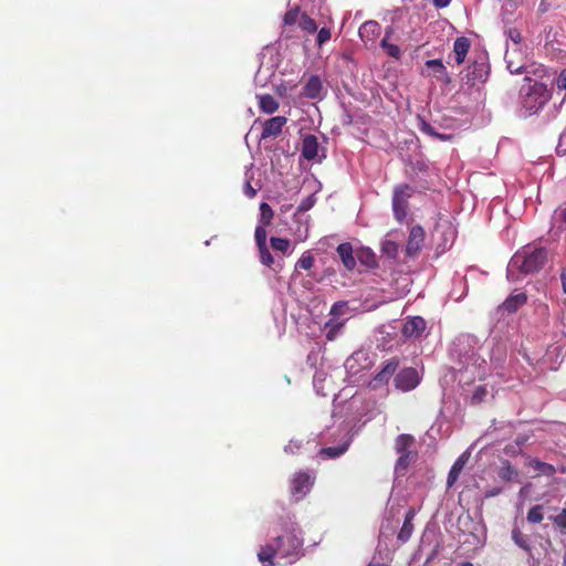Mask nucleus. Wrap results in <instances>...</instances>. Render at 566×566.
<instances>
[{
	"label": "nucleus",
	"instance_id": "obj_29",
	"mask_svg": "<svg viewBox=\"0 0 566 566\" xmlns=\"http://www.w3.org/2000/svg\"><path fill=\"white\" fill-rule=\"evenodd\" d=\"M274 212L271 206L266 202L260 205V226H269L272 222Z\"/></svg>",
	"mask_w": 566,
	"mask_h": 566
},
{
	"label": "nucleus",
	"instance_id": "obj_39",
	"mask_svg": "<svg viewBox=\"0 0 566 566\" xmlns=\"http://www.w3.org/2000/svg\"><path fill=\"white\" fill-rule=\"evenodd\" d=\"M266 226H258L255 228L254 238L258 249L266 247Z\"/></svg>",
	"mask_w": 566,
	"mask_h": 566
},
{
	"label": "nucleus",
	"instance_id": "obj_56",
	"mask_svg": "<svg viewBox=\"0 0 566 566\" xmlns=\"http://www.w3.org/2000/svg\"><path fill=\"white\" fill-rule=\"evenodd\" d=\"M501 490L500 489H494V490H491L486 493V496H495L497 494H500Z\"/></svg>",
	"mask_w": 566,
	"mask_h": 566
},
{
	"label": "nucleus",
	"instance_id": "obj_2",
	"mask_svg": "<svg viewBox=\"0 0 566 566\" xmlns=\"http://www.w3.org/2000/svg\"><path fill=\"white\" fill-rule=\"evenodd\" d=\"M547 261V251L544 248L525 247L511 259L506 276L510 281H518L516 273L532 274L539 271Z\"/></svg>",
	"mask_w": 566,
	"mask_h": 566
},
{
	"label": "nucleus",
	"instance_id": "obj_40",
	"mask_svg": "<svg viewBox=\"0 0 566 566\" xmlns=\"http://www.w3.org/2000/svg\"><path fill=\"white\" fill-rule=\"evenodd\" d=\"M260 261L265 266H272L274 264V258L272 256L268 245L259 248Z\"/></svg>",
	"mask_w": 566,
	"mask_h": 566
},
{
	"label": "nucleus",
	"instance_id": "obj_7",
	"mask_svg": "<svg viewBox=\"0 0 566 566\" xmlns=\"http://www.w3.org/2000/svg\"><path fill=\"white\" fill-rule=\"evenodd\" d=\"M424 237L426 234L422 227L415 226L411 228L406 247V252L409 256H415L420 252Z\"/></svg>",
	"mask_w": 566,
	"mask_h": 566
},
{
	"label": "nucleus",
	"instance_id": "obj_52",
	"mask_svg": "<svg viewBox=\"0 0 566 566\" xmlns=\"http://www.w3.org/2000/svg\"><path fill=\"white\" fill-rule=\"evenodd\" d=\"M437 8H446L450 4L451 0H432Z\"/></svg>",
	"mask_w": 566,
	"mask_h": 566
},
{
	"label": "nucleus",
	"instance_id": "obj_13",
	"mask_svg": "<svg viewBox=\"0 0 566 566\" xmlns=\"http://www.w3.org/2000/svg\"><path fill=\"white\" fill-rule=\"evenodd\" d=\"M311 475L305 472H298L292 480V492L293 494H306L312 486Z\"/></svg>",
	"mask_w": 566,
	"mask_h": 566
},
{
	"label": "nucleus",
	"instance_id": "obj_48",
	"mask_svg": "<svg viewBox=\"0 0 566 566\" xmlns=\"http://www.w3.org/2000/svg\"><path fill=\"white\" fill-rule=\"evenodd\" d=\"M556 85L558 90L566 91V69L559 73Z\"/></svg>",
	"mask_w": 566,
	"mask_h": 566
},
{
	"label": "nucleus",
	"instance_id": "obj_37",
	"mask_svg": "<svg viewBox=\"0 0 566 566\" xmlns=\"http://www.w3.org/2000/svg\"><path fill=\"white\" fill-rule=\"evenodd\" d=\"M426 66L442 76H448L447 69L440 59L428 60Z\"/></svg>",
	"mask_w": 566,
	"mask_h": 566
},
{
	"label": "nucleus",
	"instance_id": "obj_53",
	"mask_svg": "<svg viewBox=\"0 0 566 566\" xmlns=\"http://www.w3.org/2000/svg\"><path fill=\"white\" fill-rule=\"evenodd\" d=\"M452 138V135H449V134H438L437 136V139H440L442 142H448V140H451Z\"/></svg>",
	"mask_w": 566,
	"mask_h": 566
},
{
	"label": "nucleus",
	"instance_id": "obj_33",
	"mask_svg": "<svg viewBox=\"0 0 566 566\" xmlns=\"http://www.w3.org/2000/svg\"><path fill=\"white\" fill-rule=\"evenodd\" d=\"M314 265V258L310 251L304 252L296 262L295 269L310 270Z\"/></svg>",
	"mask_w": 566,
	"mask_h": 566
},
{
	"label": "nucleus",
	"instance_id": "obj_25",
	"mask_svg": "<svg viewBox=\"0 0 566 566\" xmlns=\"http://www.w3.org/2000/svg\"><path fill=\"white\" fill-rule=\"evenodd\" d=\"M497 475L501 480L510 482L517 479L518 472L509 461H504L499 469Z\"/></svg>",
	"mask_w": 566,
	"mask_h": 566
},
{
	"label": "nucleus",
	"instance_id": "obj_35",
	"mask_svg": "<svg viewBox=\"0 0 566 566\" xmlns=\"http://www.w3.org/2000/svg\"><path fill=\"white\" fill-rule=\"evenodd\" d=\"M348 448V444L345 443L340 447H328V448H323L321 450V453L326 455L327 458H337L339 457L340 454H343Z\"/></svg>",
	"mask_w": 566,
	"mask_h": 566
},
{
	"label": "nucleus",
	"instance_id": "obj_54",
	"mask_svg": "<svg viewBox=\"0 0 566 566\" xmlns=\"http://www.w3.org/2000/svg\"><path fill=\"white\" fill-rule=\"evenodd\" d=\"M560 280H562L563 291L566 294V270H564L562 272Z\"/></svg>",
	"mask_w": 566,
	"mask_h": 566
},
{
	"label": "nucleus",
	"instance_id": "obj_12",
	"mask_svg": "<svg viewBox=\"0 0 566 566\" xmlns=\"http://www.w3.org/2000/svg\"><path fill=\"white\" fill-rule=\"evenodd\" d=\"M336 252H337L342 263L348 271H352L355 269L356 258L354 256V250H353V247L350 243H348V242L340 243L337 247Z\"/></svg>",
	"mask_w": 566,
	"mask_h": 566
},
{
	"label": "nucleus",
	"instance_id": "obj_43",
	"mask_svg": "<svg viewBox=\"0 0 566 566\" xmlns=\"http://www.w3.org/2000/svg\"><path fill=\"white\" fill-rule=\"evenodd\" d=\"M553 523L559 528H566V506L562 510V512L555 516L551 517Z\"/></svg>",
	"mask_w": 566,
	"mask_h": 566
},
{
	"label": "nucleus",
	"instance_id": "obj_47",
	"mask_svg": "<svg viewBox=\"0 0 566 566\" xmlns=\"http://www.w3.org/2000/svg\"><path fill=\"white\" fill-rule=\"evenodd\" d=\"M302 448V442L298 440H290L285 446L284 451L290 454H295Z\"/></svg>",
	"mask_w": 566,
	"mask_h": 566
},
{
	"label": "nucleus",
	"instance_id": "obj_4",
	"mask_svg": "<svg viewBox=\"0 0 566 566\" xmlns=\"http://www.w3.org/2000/svg\"><path fill=\"white\" fill-rule=\"evenodd\" d=\"M415 190L407 184H401L395 187L392 195V211L395 218L402 222L408 212V200L413 195Z\"/></svg>",
	"mask_w": 566,
	"mask_h": 566
},
{
	"label": "nucleus",
	"instance_id": "obj_24",
	"mask_svg": "<svg viewBox=\"0 0 566 566\" xmlns=\"http://www.w3.org/2000/svg\"><path fill=\"white\" fill-rule=\"evenodd\" d=\"M360 360L366 361L367 355L364 352H356L350 355L346 361L345 367L350 374H357L359 371V367L357 366Z\"/></svg>",
	"mask_w": 566,
	"mask_h": 566
},
{
	"label": "nucleus",
	"instance_id": "obj_55",
	"mask_svg": "<svg viewBox=\"0 0 566 566\" xmlns=\"http://www.w3.org/2000/svg\"><path fill=\"white\" fill-rule=\"evenodd\" d=\"M463 358H464L463 364H468L469 360H474V364H476V361H478V359H474V354H472L471 356L463 355Z\"/></svg>",
	"mask_w": 566,
	"mask_h": 566
},
{
	"label": "nucleus",
	"instance_id": "obj_11",
	"mask_svg": "<svg viewBox=\"0 0 566 566\" xmlns=\"http://www.w3.org/2000/svg\"><path fill=\"white\" fill-rule=\"evenodd\" d=\"M489 70L484 63L474 62L468 67L467 82L474 85L476 82H484L488 78Z\"/></svg>",
	"mask_w": 566,
	"mask_h": 566
},
{
	"label": "nucleus",
	"instance_id": "obj_23",
	"mask_svg": "<svg viewBox=\"0 0 566 566\" xmlns=\"http://www.w3.org/2000/svg\"><path fill=\"white\" fill-rule=\"evenodd\" d=\"M512 541L515 545L522 548L526 553H531V544L527 535L523 534L518 527L512 530Z\"/></svg>",
	"mask_w": 566,
	"mask_h": 566
},
{
	"label": "nucleus",
	"instance_id": "obj_31",
	"mask_svg": "<svg viewBox=\"0 0 566 566\" xmlns=\"http://www.w3.org/2000/svg\"><path fill=\"white\" fill-rule=\"evenodd\" d=\"M381 253L387 255L390 259H395L398 255L399 245L389 239H386L381 242Z\"/></svg>",
	"mask_w": 566,
	"mask_h": 566
},
{
	"label": "nucleus",
	"instance_id": "obj_21",
	"mask_svg": "<svg viewBox=\"0 0 566 566\" xmlns=\"http://www.w3.org/2000/svg\"><path fill=\"white\" fill-rule=\"evenodd\" d=\"M391 33H392V29L389 28V29L386 30V35L381 40L380 46L386 51V53L389 56H391V57H394L396 60H399L400 56H401V50L399 49L398 45L389 43V41H388V39H389Z\"/></svg>",
	"mask_w": 566,
	"mask_h": 566
},
{
	"label": "nucleus",
	"instance_id": "obj_14",
	"mask_svg": "<svg viewBox=\"0 0 566 566\" xmlns=\"http://www.w3.org/2000/svg\"><path fill=\"white\" fill-rule=\"evenodd\" d=\"M319 145L318 140L314 135H307L303 138L302 144V156L307 160H314L318 158Z\"/></svg>",
	"mask_w": 566,
	"mask_h": 566
},
{
	"label": "nucleus",
	"instance_id": "obj_3",
	"mask_svg": "<svg viewBox=\"0 0 566 566\" xmlns=\"http://www.w3.org/2000/svg\"><path fill=\"white\" fill-rule=\"evenodd\" d=\"M551 94L544 83L530 81L521 88V103L527 114H535L549 101Z\"/></svg>",
	"mask_w": 566,
	"mask_h": 566
},
{
	"label": "nucleus",
	"instance_id": "obj_45",
	"mask_svg": "<svg viewBox=\"0 0 566 566\" xmlns=\"http://www.w3.org/2000/svg\"><path fill=\"white\" fill-rule=\"evenodd\" d=\"M347 303L346 302H336L333 304L331 311H329V315L336 317V316H339L342 314H344V310L346 307Z\"/></svg>",
	"mask_w": 566,
	"mask_h": 566
},
{
	"label": "nucleus",
	"instance_id": "obj_9",
	"mask_svg": "<svg viewBox=\"0 0 566 566\" xmlns=\"http://www.w3.org/2000/svg\"><path fill=\"white\" fill-rule=\"evenodd\" d=\"M380 24L377 21L369 20L364 22L359 28V36L363 42L374 43L380 34Z\"/></svg>",
	"mask_w": 566,
	"mask_h": 566
},
{
	"label": "nucleus",
	"instance_id": "obj_30",
	"mask_svg": "<svg viewBox=\"0 0 566 566\" xmlns=\"http://www.w3.org/2000/svg\"><path fill=\"white\" fill-rule=\"evenodd\" d=\"M358 260L361 264L366 265L367 268H376L377 266V260L375 253L370 249H364L358 254Z\"/></svg>",
	"mask_w": 566,
	"mask_h": 566
},
{
	"label": "nucleus",
	"instance_id": "obj_5",
	"mask_svg": "<svg viewBox=\"0 0 566 566\" xmlns=\"http://www.w3.org/2000/svg\"><path fill=\"white\" fill-rule=\"evenodd\" d=\"M419 381L418 371L412 367L400 370L395 378L396 388L402 391L415 389Z\"/></svg>",
	"mask_w": 566,
	"mask_h": 566
},
{
	"label": "nucleus",
	"instance_id": "obj_27",
	"mask_svg": "<svg viewBox=\"0 0 566 566\" xmlns=\"http://www.w3.org/2000/svg\"><path fill=\"white\" fill-rule=\"evenodd\" d=\"M467 458L464 454H462L452 465L451 470L448 474V485L451 486L455 483L458 480L464 464H465Z\"/></svg>",
	"mask_w": 566,
	"mask_h": 566
},
{
	"label": "nucleus",
	"instance_id": "obj_34",
	"mask_svg": "<svg viewBox=\"0 0 566 566\" xmlns=\"http://www.w3.org/2000/svg\"><path fill=\"white\" fill-rule=\"evenodd\" d=\"M415 457L416 454H413L412 452L400 453L396 462V471H405L409 467L410 462L415 459Z\"/></svg>",
	"mask_w": 566,
	"mask_h": 566
},
{
	"label": "nucleus",
	"instance_id": "obj_28",
	"mask_svg": "<svg viewBox=\"0 0 566 566\" xmlns=\"http://www.w3.org/2000/svg\"><path fill=\"white\" fill-rule=\"evenodd\" d=\"M270 243L274 251L281 252L283 254L291 253V241L289 239L272 237L270 239Z\"/></svg>",
	"mask_w": 566,
	"mask_h": 566
},
{
	"label": "nucleus",
	"instance_id": "obj_1",
	"mask_svg": "<svg viewBox=\"0 0 566 566\" xmlns=\"http://www.w3.org/2000/svg\"><path fill=\"white\" fill-rule=\"evenodd\" d=\"M285 533L276 536L273 543L266 544L261 547L258 553L259 560L261 563H269V566H273V557L279 555L281 558H291L289 563H292L301 553L303 546V539L301 538V532L291 521L284 523Z\"/></svg>",
	"mask_w": 566,
	"mask_h": 566
},
{
	"label": "nucleus",
	"instance_id": "obj_19",
	"mask_svg": "<svg viewBox=\"0 0 566 566\" xmlns=\"http://www.w3.org/2000/svg\"><path fill=\"white\" fill-rule=\"evenodd\" d=\"M415 517V512L413 511H408L406 516H405V521H403V524H402V527L400 528L399 533H398V539L401 541L402 543L407 542L411 534H412V531H413V525H412V520Z\"/></svg>",
	"mask_w": 566,
	"mask_h": 566
},
{
	"label": "nucleus",
	"instance_id": "obj_57",
	"mask_svg": "<svg viewBox=\"0 0 566 566\" xmlns=\"http://www.w3.org/2000/svg\"><path fill=\"white\" fill-rule=\"evenodd\" d=\"M507 69L510 70L511 73H520L521 72V67L512 69V63H507Z\"/></svg>",
	"mask_w": 566,
	"mask_h": 566
},
{
	"label": "nucleus",
	"instance_id": "obj_15",
	"mask_svg": "<svg viewBox=\"0 0 566 566\" xmlns=\"http://www.w3.org/2000/svg\"><path fill=\"white\" fill-rule=\"evenodd\" d=\"M323 85L318 76L312 75L306 82L303 94L312 99L322 97Z\"/></svg>",
	"mask_w": 566,
	"mask_h": 566
},
{
	"label": "nucleus",
	"instance_id": "obj_32",
	"mask_svg": "<svg viewBox=\"0 0 566 566\" xmlns=\"http://www.w3.org/2000/svg\"><path fill=\"white\" fill-rule=\"evenodd\" d=\"M543 518H544V514H543L542 505H534L528 510L527 516H526L527 522H530L532 524H536V523H541L543 521Z\"/></svg>",
	"mask_w": 566,
	"mask_h": 566
},
{
	"label": "nucleus",
	"instance_id": "obj_59",
	"mask_svg": "<svg viewBox=\"0 0 566 566\" xmlns=\"http://www.w3.org/2000/svg\"><path fill=\"white\" fill-rule=\"evenodd\" d=\"M563 566H566V554L563 556Z\"/></svg>",
	"mask_w": 566,
	"mask_h": 566
},
{
	"label": "nucleus",
	"instance_id": "obj_41",
	"mask_svg": "<svg viewBox=\"0 0 566 566\" xmlns=\"http://www.w3.org/2000/svg\"><path fill=\"white\" fill-rule=\"evenodd\" d=\"M419 129L422 133H424V134H427V135H429V136H431L433 138H437V136L439 134L433 126H431L429 123H427L423 119H420Z\"/></svg>",
	"mask_w": 566,
	"mask_h": 566
},
{
	"label": "nucleus",
	"instance_id": "obj_58",
	"mask_svg": "<svg viewBox=\"0 0 566 566\" xmlns=\"http://www.w3.org/2000/svg\"><path fill=\"white\" fill-rule=\"evenodd\" d=\"M460 566H474L471 562H464Z\"/></svg>",
	"mask_w": 566,
	"mask_h": 566
},
{
	"label": "nucleus",
	"instance_id": "obj_17",
	"mask_svg": "<svg viewBox=\"0 0 566 566\" xmlns=\"http://www.w3.org/2000/svg\"><path fill=\"white\" fill-rule=\"evenodd\" d=\"M470 46H471V42L465 36H460L454 41L453 52H454L455 62L458 65H460L464 62Z\"/></svg>",
	"mask_w": 566,
	"mask_h": 566
},
{
	"label": "nucleus",
	"instance_id": "obj_46",
	"mask_svg": "<svg viewBox=\"0 0 566 566\" xmlns=\"http://www.w3.org/2000/svg\"><path fill=\"white\" fill-rule=\"evenodd\" d=\"M331 35H332V34H331L329 29H327V28H322V29L318 31V33H317V39H316L317 44H318V45H322V44H324L325 42L329 41Z\"/></svg>",
	"mask_w": 566,
	"mask_h": 566
},
{
	"label": "nucleus",
	"instance_id": "obj_42",
	"mask_svg": "<svg viewBox=\"0 0 566 566\" xmlns=\"http://www.w3.org/2000/svg\"><path fill=\"white\" fill-rule=\"evenodd\" d=\"M554 219L566 228V203L555 210Z\"/></svg>",
	"mask_w": 566,
	"mask_h": 566
},
{
	"label": "nucleus",
	"instance_id": "obj_6",
	"mask_svg": "<svg viewBox=\"0 0 566 566\" xmlns=\"http://www.w3.org/2000/svg\"><path fill=\"white\" fill-rule=\"evenodd\" d=\"M427 328L426 321L420 316L407 319L401 328L405 338H420Z\"/></svg>",
	"mask_w": 566,
	"mask_h": 566
},
{
	"label": "nucleus",
	"instance_id": "obj_36",
	"mask_svg": "<svg viewBox=\"0 0 566 566\" xmlns=\"http://www.w3.org/2000/svg\"><path fill=\"white\" fill-rule=\"evenodd\" d=\"M298 23H300L301 29L308 33H314L317 30L316 22L306 14L301 15Z\"/></svg>",
	"mask_w": 566,
	"mask_h": 566
},
{
	"label": "nucleus",
	"instance_id": "obj_50",
	"mask_svg": "<svg viewBox=\"0 0 566 566\" xmlns=\"http://www.w3.org/2000/svg\"><path fill=\"white\" fill-rule=\"evenodd\" d=\"M244 193L249 198H253L256 195V190L251 186V182L248 180L244 185Z\"/></svg>",
	"mask_w": 566,
	"mask_h": 566
},
{
	"label": "nucleus",
	"instance_id": "obj_26",
	"mask_svg": "<svg viewBox=\"0 0 566 566\" xmlns=\"http://www.w3.org/2000/svg\"><path fill=\"white\" fill-rule=\"evenodd\" d=\"M415 439L410 434H399L395 441V450L398 454L410 452L409 448L413 444Z\"/></svg>",
	"mask_w": 566,
	"mask_h": 566
},
{
	"label": "nucleus",
	"instance_id": "obj_44",
	"mask_svg": "<svg viewBox=\"0 0 566 566\" xmlns=\"http://www.w3.org/2000/svg\"><path fill=\"white\" fill-rule=\"evenodd\" d=\"M298 19V9L289 10L283 18L285 25H293Z\"/></svg>",
	"mask_w": 566,
	"mask_h": 566
},
{
	"label": "nucleus",
	"instance_id": "obj_38",
	"mask_svg": "<svg viewBox=\"0 0 566 566\" xmlns=\"http://www.w3.org/2000/svg\"><path fill=\"white\" fill-rule=\"evenodd\" d=\"M488 396V389L485 386H478L474 388L473 394L471 396V405L481 403L485 397Z\"/></svg>",
	"mask_w": 566,
	"mask_h": 566
},
{
	"label": "nucleus",
	"instance_id": "obj_8",
	"mask_svg": "<svg viewBox=\"0 0 566 566\" xmlns=\"http://www.w3.org/2000/svg\"><path fill=\"white\" fill-rule=\"evenodd\" d=\"M287 118L284 116H275L263 123V129L261 134L262 139L269 137H275L281 134L283 126L286 124Z\"/></svg>",
	"mask_w": 566,
	"mask_h": 566
},
{
	"label": "nucleus",
	"instance_id": "obj_16",
	"mask_svg": "<svg viewBox=\"0 0 566 566\" xmlns=\"http://www.w3.org/2000/svg\"><path fill=\"white\" fill-rule=\"evenodd\" d=\"M345 326V321H339L336 318H331L324 324V333L326 336V339L329 342L335 340L343 332V328Z\"/></svg>",
	"mask_w": 566,
	"mask_h": 566
},
{
	"label": "nucleus",
	"instance_id": "obj_49",
	"mask_svg": "<svg viewBox=\"0 0 566 566\" xmlns=\"http://www.w3.org/2000/svg\"><path fill=\"white\" fill-rule=\"evenodd\" d=\"M507 36L515 43H520L522 40L521 32L517 29H510L507 31Z\"/></svg>",
	"mask_w": 566,
	"mask_h": 566
},
{
	"label": "nucleus",
	"instance_id": "obj_10",
	"mask_svg": "<svg viewBox=\"0 0 566 566\" xmlns=\"http://www.w3.org/2000/svg\"><path fill=\"white\" fill-rule=\"evenodd\" d=\"M527 301V296L525 293H514L511 294L500 306V312H506L509 314L515 313L520 307H522Z\"/></svg>",
	"mask_w": 566,
	"mask_h": 566
},
{
	"label": "nucleus",
	"instance_id": "obj_22",
	"mask_svg": "<svg viewBox=\"0 0 566 566\" xmlns=\"http://www.w3.org/2000/svg\"><path fill=\"white\" fill-rule=\"evenodd\" d=\"M528 465L531 468H533L541 475L553 476L556 473V469L554 465L543 462L537 459H532L528 462Z\"/></svg>",
	"mask_w": 566,
	"mask_h": 566
},
{
	"label": "nucleus",
	"instance_id": "obj_60",
	"mask_svg": "<svg viewBox=\"0 0 566 566\" xmlns=\"http://www.w3.org/2000/svg\"><path fill=\"white\" fill-rule=\"evenodd\" d=\"M369 566H371V564Z\"/></svg>",
	"mask_w": 566,
	"mask_h": 566
},
{
	"label": "nucleus",
	"instance_id": "obj_18",
	"mask_svg": "<svg viewBox=\"0 0 566 566\" xmlns=\"http://www.w3.org/2000/svg\"><path fill=\"white\" fill-rule=\"evenodd\" d=\"M399 360L397 358L387 360L381 370L376 375L375 380L378 382H387L397 370Z\"/></svg>",
	"mask_w": 566,
	"mask_h": 566
},
{
	"label": "nucleus",
	"instance_id": "obj_51",
	"mask_svg": "<svg viewBox=\"0 0 566 566\" xmlns=\"http://www.w3.org/2000/svg\"><path fill=\"white\" fill-rule=\"evenodd\" d=\"M312 205H313V201L311 200V198H307L300 205L298 209L302 211H306L312 207Z\"/></svg>",
	"mask_w": 566,
	"mask_h": 566
},
{
	"label": "nucleus",
	"instance_id": "obj_20",
	"mask_svg": "<svg viewBox=\"0 0 566 566\" xmlns=\"http://www.w3.org/2000/svg\"><path fill=\"white\" fill-rule=\"evenodd\" d=\"M259 107L263 113L273 114L279 108L277 101L269 94L259 95Z\"/></svg>",
	"mask_w": 566,
	"mask_h": 566
}]
</instances>
